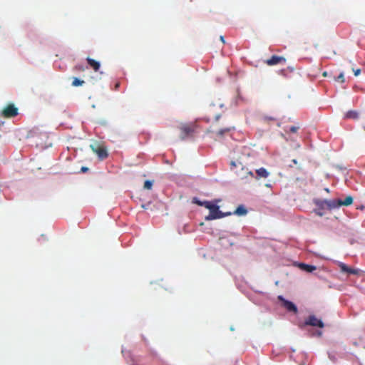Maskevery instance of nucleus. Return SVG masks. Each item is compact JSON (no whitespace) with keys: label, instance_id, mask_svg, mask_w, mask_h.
Listing matches in <instances>:
<instances>
[{"label":"nucleus","instance_id":"f257e3e1","mask_svg":"<svg viewBox=\"0 0 365 365\" xmlns=\"http://www.w3.org/2000/svg\"><path fill=\"white\" fill-rule=\"evenodd\" d=\"M230 170L242 180H246L248 177H255L254 173L250 171L239 160H232L230 162Z\"/></svg>","mask_w":365,"mask_h":365},{"label":"nucleus","instance_id":"f03ea898","mask_svg":"<svg viewBox=\"0 0 365 365\" xmlns=\"http://www.w3.org/2000/svg\"><path fill=\"white\" fill-rule=\"evenodd\" d=\"M180 130V138L184 140L188 138H192L197 128L195 123H181L178 127Z\"/></svg>","mask_w":365,"mask_h":365},{"label":"nucleus","instance_id":"7ed1b4c3","mask_svg":"<svg viewBox=\"0 0 365 365\" xmlns=\"http://www.w3.org/2000/svg\"><path fill=\"white\" fill-rule=\"evenodd\" d=\"M219 206L215 204L212 206V208L210 209V213L207 216L205 217V220H212L215 219H220L225 216H228L231 215V212L224 213L219 210Z\"/></svg>","mask_w":365,"mask_h":365},{"label":"nucleus","instance_id":"20e7f679","mask_svg":"<svg viewBox=\"0 0 365 365\" xmlns=\"http://www.w3.org/2000/svg\"><path fill=\"white\" fill-rule=\"evenodd\" d=\"M19 114V109L14 103H9L1 111V116L6 118H14Z\"/></svg>","mask_w":365,"mask_h":365},{"label":"nucleus","instance_id":"39448f33","mask_svg":"<svg viewBox=\"0 0 365 365\" xmlns=\"http://www.w3.org/2000/svg\"><path fill=\"white\" fill-rule=\"evenodd\" d=\"M305 324L312 327H324V323L321 319H317L314 315H310L305 320Z\"/></svg>","mask_w":365,"mask_h":365},{"label":"nucleus","instance_id":"423d86ee","mask_svg":"<svg viewBox=\"0 0 365 365\" xmlns=\"http://www.w3.org/2000/svg\"><path fill=\"white\" fill-rule=\"evenodd\" d=\"M286 58L282 56H272L270 58L265 61V63L268 66H274L277 64H285Z\"/></svg>","mask_w":365,"mask_h":365},{"label":"nucleus","instance_id":"0eeeda50","mask_svg":"<svg viewBox=\"0 0 365 365\" xmlns=\"http://www.w3.org/2000/svg\"><path fill=\"white\" fill-rule=\"evenodd\" d=\"M278 299L282 302L283 307L289 312L294 313L297 312V308L296 305L290 301L286 300L282 296H279Z\"/></svg>","mask_w":365,"mask_h":365},{"label":"nucleus","instance_id":"6e6552de","mask_svg":"<svg viewBox=\"0 0 365 365\" xmlns=\"http://www.w3.org/2000/svg\"><path fill=\"white\" fill-rule=\"evenodd\" d=\"M91 149L95 153L98 155L101 160H103L108 157V152L103 147L99 146L98 148H95L94 146L91 145Z\"/></svg>","mask_w":365,"mask_h":365},{"label":"nucleus","instance_id":"1a4fd4ad","mask_svg":"<svg viewBox=\"0 0 365 365\" xmlns=\"http://www.w3.org/2000/svg\"><path fill=\"white\" fill-rule=\"evenodd\" d=\"M269 175V173L264 168H260L256 170L255 178L259 180L260 178H267Z\"/></svg>","mask_w":365,"mask_h":365},{"label":"nucleus","instance_id":"9d476101","mask_svg":"<svg viewBox=\"0 0 365 365\" xmlns=\"http://www.w3.org/2000/svg\"><path fill=\"white\" fill-rule=\"evenodd\" d=\"M327 210H331L337 207H339V199L336 200H327Z\"/></svg>","mask_w":365,"mask_h":365},{"label":"nucleus","instance_id":"9b49d317","mask_svg":"<svg viewBox=\"0 0 365 365\" xmlns=\"http://www.w3.org/2000/svg\"><path fill=\"white\" fill-rule=\"evenodd\" d=\"M88 64L93 69L94 71H98L100 69L101 64L98 61L88 57L86 58Z\"/></svg>","mask_w":365,"mask_h":365},{"label":"nucleus","instance_id":"f8f14e48","mask_svg":"<svg viewBox=\"0 0 365 365\" xmlns=\"http://www.w3.org/2000/svg\"><path fill=\"white\" fill-rule=\"evenodd\" d=\"M353 202V198L351 196H347L344 200L339 199V207L349 206Z\"/></svg>","mask_w":365,"mask_h":365},{"label":"nucleus","instance_id":"ddd939ff","mask_svg":"<svg viewBox=\"0 0 365 365\" xmlns=\"http://www.w3.org/2000/svg\"><path fill=\"white\" fill-rule=\"evenodd\" d=\"M299 267L304 271L307 272H312L314 271L317 268L314 265H309L307 264L302 263L300 264Z\"/></svg>","mask_w":365,"mask_h":365},{"label":"nucleus","instance_id":"4468645a","mask_svg":"<svg viewBox=\"0 0 365 365\" xmlns=\"http://www.w3.org/2000/svg\"><path fill=\"white\" fill-rule=\"evenodd\" d=\"M234 129V127H227V128H222V129H220L219 130L217 133H216V135L218 137H222L226 133H228L229 132H230L232 130Z\"/></svg>","mask_w":365,"mask_h":365},{"label":"nucleus","instance_id":"2eb2a0df","mask_svg":"<svg viewBox=\"0 0 365 365\" xmlns=\"http://www.w3.org/2000/svg\"><path fill=\"white\" fill-rule=\"evenodd\" d=\"M247 212V210L243 205H240L237 207V208L234 212V214L237 215H245Z\"/></svg>","mask_w":365,"mask_h":365},{"label":"nucleus","instance_id":"dca6fc26","mask_svg":"<svg viewBox=\"0 0 365 365\" xmlns=\"http://www.w3.org/2000/svg\"><path fill=\"white\" fill-rule=\"evenodd\" d=\"M325 202H327V200H317L314 202L319 208L327 210V204L324 203Z\"/></svg>","mask_w":365,"mask_h":365},{"label":"nucleus","instance_id":"f3484780","mask_svg":"<svg viewBox=\"0 0 365 365\" xmlns=\"http://www.w3.org/2000/svg\"><path fill=\"white\" fill-rule=\"evenodd\" d=\"M345 117L346 118L356 119L358 118V113L354 110H350L346 113Z\"/></svg>","mask_w":365,"mask_h":365},{"label":"nucleus","instance_id":"a211bd4d","mask_svg":"<svg viewBox=\"0 0 365 365\" xmlns=\"http://www.w3.org/2000/svg\"><path fill=\"white\" fill-rule=\"evenodd\" d=\"M84 83V81L80 80L78 78H73L72 81V86L77 87L82 86Z\"/></svg>","mask_w":365,"mask_h":365},{"label":"nucleus","instance_id":"6ab92c4d","mask_svg":"<svg viewBox=\"0 0 365 365\" xmlns=\"http://www.w3.org/2000/svg\"><path fill=\"white\" fill-rule=\"evenodd\" d=\"M202 205V206L205 207V208L210 210V209L212 208V206H213L215 204L210 201H203Z\"/></svg>","mask_w":365,"mask_h":365},{"label":"nucleus","instance_id":"aec40b11","mask_svg":"<svg viewBox=\"0 0 365 365\" xmlns=\"http://www.w3.org/2000/svg\"><path fill=\"white\" fill-rule=\"evenodd\" d=\"M153 187V182L150 181V180H146L145 182H144V188L145 189H147V190H150Z\"/></svg>","mask_w":365,"mask_h":365},{"label":"nucleus","instance_id":"412c9836","mask_svg":"<svg viewBox=\"0 0 365 365\" xmlns=\"http://www.w3.org/2000/svg\"><path fill=\"white\" fill-rule=\"evenodd\" d=\"M299 129V126H291L289 128V130H285V132H290V133H297V131Z\"/></svg>","mask_w":365,"mask_h":365},{"label":"nucleus","instance_id":"4be33fe9","mask_svg":"<svg viewBox=\"0 0 365 365\" xmlns=\"http://www.w3.org/2000/svg\"><path fill=\"white\" fill-rule=\"evenodd\" d=\"M347 273L351 274H358L359 273V270L349 267Z\"/></svg>","mask_w":365,"mask_h":365},{"label":"nucleus","instance_id":"5701e85b","mask_svg":"<svg viewBox=\"0 0 365 365\" xmlns=\"http://www.w3.org/2000/svg\"><path fill=\"white\" fill-rule=\"evenodd\" d=\"M339 267H340V269H341V272H346V273H347V272H348V269H349V267L346 266V265L345 264H344V263H341V264H339Z\"/></svg>","mask_w":365,"mask_h":365},{"label":"nucleus","instance_id":"b1692460","mask_svg":"<svg viewBox=\"0 0 365 365\" xmlns=\"http://www.w3.org/2000/svg\"><path fill=\"white\" fill-rule=\"evenodd\" d=\"M336 81L344 83L345 81L344 76L343 73H341L336 78Z\"/></svg>","mask_w":365,"mask_h":365},{"label":"nucleus","instance_id":"393cba45","mask_svg":"<svg viewBox=\"0 0 365 365\" xmlns=\"http://www.w3.org/2000/svg\"><path fill=\"white\" fill-rule=\"evenodd\" d=\"M202 202H203V201H200V200H198L197 198H196V197L193 198V202H194V203H195V204H197V205H198L202 206Z\"/></svg>","mask_w":365,"mask_h":365},{"label":"nucleus","instance_id":"a878e982","mask_svg":"<svg viewBox=\"0 0 365 365\" xmlns=\"http://www.w3.org/2000/svg\"><path fill=\"white\" fill-rule=\"evenodd\" d=\"M360 73H361V70L359 68L354 71V75L356 76H359L360 74Z\"/></svg>","mask_w":365,"mask_h":365},{"label":"nucleus","instance_id":"bb28decb","mask_svg":"<svg viewBox=\"0 0 365 365\" xmlns=\"http://www.w3.org/2000/svg\"><path fill=\"white\" fill-rule=\"evenodd\" d=\"M88 168L87 167H82V168H81V171L82 173H86V171H88Z\"/></svg>","mask_w":365,"mask_h":365},{"label":"nucleus","instance_id":"cd10ccee","mask_svg":"<svg viewBox=\"0 0 365 365\" xmlns=\"http://www.w3.org/2000/svg\"><path fill=\"white\" fill-rule=\"evenodd\" d=\"M220 38V41H221L223 43H225V38H224V36H221Z\"/></svg>","mask_w":365,"mask_h":365},{"label":"nucleus","instance_id":"c85d7f7f","mask_svg":"<svg viewBox=\"0 0 365 365\" xmlns=\"http://www.w3.org/2000/svg\"><path fill=\"white\" fill-rule=\"evenodd\" d=\"M292 162L296 165L297 164V160L295 159L292 160Z\"/></svg>","mask_w":365,"mask_h":365},{"label":"nucleus","instance_id":"c756f323","mask_svg":"<svg viewBox=\"0 0 365 365\" xmlns=\"http://www.w3.org/2000/svg\"><path fill=\"white\" fill-rule=\"evenodd\" d=\"M219 118H220V115H216V117H215L216 120H218Z\"/></svg>","mask_w":365,"mask_h":365},{"label":"nucleus","instance_id":"7c9ffc66","mask_svg":"<svg viewBox=\"0 0 365 365\" xmlns=\"http://www.w3.org/2000/svg\"><path fill=\"white\" fill-rule=\"evenodd\" d=\"M119 86H120V83H116V85H115V88H118L119 87Z\"/></svg>","mask_w":365,"mask_h":365},{"label":"nucleus","instance_id":"2f4dec72","mask_svg":"<svg viewBox=\"0 0 365 365\" xmlns=\"http://www.w3.org/2000/svg\"><path fill=\"white\" fill-rule=\"evenodd\" d=\"M78 70H82V71H83V68L82 67H80V66H79V67H78Z\"/></svg>","mask_w":365,"mask_h":365},{"label":"nucleus","instance_id":"473e14b6","mask_svg":"<svg viewBox=\"0 0 365 365\" xmlns=\"http://www.w3.org/2000/svg\"><path fill=\"white\" fill-rule=\"evenodd\" d=\"M323 75H324V76H327V72H324V73H323Z\"/></svg>","mask_w":365,"mask_h":365}]
</instances>
